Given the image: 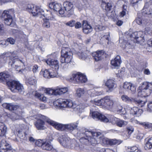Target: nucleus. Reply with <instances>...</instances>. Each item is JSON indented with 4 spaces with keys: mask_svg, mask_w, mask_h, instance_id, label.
I'll return each instance as SVG.
<instances>
[{
    "mask_svg": "<svg viewBox=\"0 0 152 152\" xmlns=\"http://www.w3.org/2000/svg\"><path fill=\"white\" fill-rule=\"evenodd\" d=\"M95 132L90 131H86L84 133H81L80 135H83L84 136L80 139V141L82 143L85 144L90 143L93 146L100 143V139H99V137H97V136L94 135Z\"/></svg>",
    "mask_w": 152,
    "mask_h": 152,
    "instance_id": "nucleus-1",
    "label": "nucleus"
},
{
    "mask_svg": "<svg viewBox=\"0 0 152 152\" xmlns=\"http://www.w3.org/2000/svg\"><path fill=\"white\" fill-rule=\"evenodd\" d=\"M90 102L96 105L107 106L110 108L112 107L113 104V101L110 99V97L108 96H106L100 100L95 99L91 100Z\"/></svg>",
    "mask_w": 152,
    "mask_h": 152,
    "instance_id": "nucleus-2",
    "label": "nucleus"
},
{
    "mask_svg": "<svg viewBox=\"0 0 152 152\" xmlns=\"http://www.w3.org/2000/svg\"><path fill=\"white\" fill-rule=\"evenodd\" d=\"M68 48H63L61 51V61L62 64L69 63L72 58V52L68 50Z\"/></svg>",
    "mask_w": 152,
    "mask_h": 152,
    "instance_id": "nucleus-3",
    "label": "nucleus"
},
{
    "mask_svg": "<svg viewBox=\"0 0 152 152\" xmlns=\"http://www.w3.org/2000/svg\"><path fill=\"white\" fill-rule=\"evenodd\" d=\"M7 85L12 92H19L22 94L24 93L23 86L18 82L15 80L9 82L7 83Z\"/></svg>",
    "mask_w": 152,
    "mask_h": 152,
    "instance_id": "nucleus-4",
    "label": "nucleus"
},
{
    "mask_svg": "<svg viewBox=\"0 0 152 152\" xmlns=\"http://www.w3.org/2000/svg\"><path fill=\"white\" fill-rule=\"evenodd\" d=\"M26 10L31 12L34 16L40 15L44 16V11L39 7L31 4H28L26 7Z\"/></svg>",
    "mask_w": 152,
    "mask_h": 152,
    "instance_id": "nucleus-5",
    "label": "nucleus"
},
{
    "mask_svg": "<svg viewBox=\"0 0 152 152\" xmlns=\"http://www.w3.org/2000/svg\"><path fill=\"white\" fill-rule=\"evenodd\" d=\"M58 140L61 144L64 147L67 148H71L73 147V139L70 138L65 135H62L58 139Z\"/></svg>",
    "mask_w": 152,
    "mask_h": 152,
    "instance_id": "nucleus-6",
    "label": "nucleus"
},
{
    "mask_svg": "<svg viewBox=\"0 0 152 152\" xmlns=\"http://www.w3.org/2000/svg\"><path fill=\"white\" fill-rule=\"evenodd\" d=\"M87 81L86 77L80 73L72 75L69 80L70 82L75 83H85Z\"/></svg>",
    "mask_w": 152,
    "mask_h": 152,
    "instance_id": "nucleus-7",
    "label": "nucleus"
},
{
    "mask_svg": "<svg viewBox=\"0 0 152 152\" xmlns=\"http://www.w3.org/2000/svg\"><path fill=\"white\" fill-rule=\"evenodd\" d=\"M56 102L58 103V104L60 105V106L64 108L69 107L75 109L78 106H76V105L74 104L72 101L70 99H60L57 100Z\"/></svg>",
    "mask_w": 152,
    "mask_h": 152,
    "instance_id": "nucleus-8",
    "label": "nucleus"
},
{
    "mask_svg": "<svg viewBox=\"0 0 152 152\" xmlns=\"http://www.w3.org/2000/svg\"><path fill=\"white\" fill-rule=\"evenodd\" d=\"M121 98L124 101L127 102H134L137 104L140 107H143L145 103V101H143L141 100L138 99L137 98H129L126 95H124L121 96Z\"/></svg>",
    "mask_w": 152,
    "mask_h": 152,
    "instance_id": "nucleus-9",
    "label": "nucleus"
},
{
    "mask_svg": "<svg viewBox=\"0 0 152 152\" xmlns=\"http://www.w3.org/2000/svg\"><path fill=\"white\" fill-rule=\"evenodd\" d=\"M1 17L4 23L7 26L11 27L14 25L13 22V19L12 16L9 14V12L7 10H4L3 12Z\"/></svg>",
    "mask_w": 152,
    "mask_h": 152,
    "instance_id": "nucleus-10",
    "label": "nucleus"
},
{
    "mask_svg": "<svg viewBox=\"0 0 152 152\" xmlns=\"http://www.w3.org/2000/svg\"><path fill=\"white\" fill-rule=\"evenodd\" d=\"M63 5L68 17H69L71 15L74 14L73 5L72 2L66 1L64 3Z\"/></svg>",
    "mask_w": 152,
    "mask_h": 152,
    "instance_id": "nucleus-11",
    "label": "nucleus"
},
{
    "mask_svg": "<svg viewBox=\"0 0 152 152\" xmlns=\"http://www.w3.org/2000/svg\"><path fill=\"white\" fill-rule=\"evenodd\" d=\"M53 139L51 135L47 137L45 139V141L43 142L42 149L43 150L48 151L52 150L53 147L51 144V142L52 141Z\"/></svg>",
    "mask_w": 152,
    "mask_h": 152,
    "instance_id": "nucleus-12",
    "label": "nucleus"
},
{
    "mask_svg": "<svg viewBox=\"0 0 152 152\" xmlns=\"http://www.w3.org/2000/svg\"><path fill=\"white\" fill-rule=\"evenodd\" d=\"M48 7L51 9H53L55 11L59 12L60 15H63L65 12L64 9L62 8L61 5L59 4L53 2L49 4Z\"/></svg>",
    "mask_w": 152,
    "mask_h": 152,
    "instance_id": "nucleus-13",
    "label": "nucleus"
},
{
    "mask_svg": "<svg viewBox=\"0 0 152 152\" xmlns=\"http://www.w3.org/2000/svg\"><path fill=\"white\" fill-rule=\"evenodd\" d=\"M90 113H92V116L94 119L96 120H100L104 122H107L109 121L108 119L104 115H102L101 113L97 111H94L91 112L90 111Z\"/></svg>",
    "mask_w": 152,
    "mask_h": 152,
    "instance_id": "nucleus-14",
    "label": "nucleus"
},
{
    "mask_svg": "<svg viewBox=\"0 0 152 152\" xmlns=\"http://www.w3.org/2000/svg\"><path fill=\"white\" fill-rule=\"evenodd\" d=\"M0 150V152H12L10 145L4 140L1 142Z\"/></svg>",
    "mask_w": 152,
    "mask_h": 152,
    "instance_id": "nucleus-15",
    "label": "nucleus"
},
{
    "mask_svg": "<svg viewBox=\"0 0 152 152\" xmlns=\"http://www.w3.org/2000/svg\"><path fill=\"white\" fill-rule=\"evenodd\" d=\"M41 117L42 118L46 120V122L50 125L55 126V127L58 130H63L64 129L63 125L61 124H59L54 121L48 117L44 116L41 115Z\"/></svg>",
    "mask_w": 152,
    "mask_h": 152,
    "instance_id": "nucleus-16",
    "label": "nucleus"
},
{
    "mask_svg": "<svg viewBox=\"0 0 152 152\" xmlns=\"http://www.w3.org/2000/svg\"><path fill=\"white\" fill-rule=\"evenodd\" d=\"M105 85L108 90L107 92H111L117 87V84L114 80L112 79L108 80L105 83Z\"/></svg>",
    "mask_w": 152,
    "mask_h": 152,
    "instance_id": "nucleus-17",
    "label": "nucleus"
},
{
    "mask_svg": "<svg viewBox=\"0 0 152 152\" xmlns=\"http://www.w3.org/2000/svg\"><path fill=\"white\" fill-rule=\"evenodd\" d=\"M46 62L52 68L56 70H58L59 68L58 62L57 60L49 58L46 60Z\"/></svg>",
    "mask_w": 152,
    "mask_h": 152,
    "instance_id": "nucleus-18",
    "label": "nucleus"
},
{
    "mask_svg": "<svg viewBox=\"0 0 152 152\" xmlns=\"http://www.w3.org/2000/svg\"><path fill=\"white\" fill-rule=\"evenodd\" d=\"M41 115H39V117L40 118L37 120L35 124L38 130H44L45 128V127L44 126L45 123L44 120L46 121V120L41 118Z\"/></svg>",
    "mask_w": 152,
    "mask_h": 152,
    "instance_id": "nucleus-19",
    "label": "nucleus"
},
{
    "mask_svg": "<svg viewBox=\"0 0 152 152\" xmlns=\"http://www.w3.org/2000/svg\"><path fill=\"white\" fill-rule=\"evenodd\" d=\"M10 76L7 72H1L0 73V81L3 83H6L12 81H9Z\"/></svg>",
    "mask_w": 152,
    "mask_h": 152,
    "instance_id": "nucleus-20",
    "label": "nucleus"
},
{
    "mask_svg": "<svg viewBox=\"0 0 152 152\" xmlns=\"http://www.w3.org/2000/svg\"><path fill=\"white\" fill-rule=\"evenodd\" d=\"M138 96H139L143 97H146L149 96L151 93V89H138Z\"/></svg>",
    "mask_w": 152,
    "mask_h": 152,
    "instance_id": "nucleus-21",
    "label": "nucleus"
},
{
    "mask_svg": "<svg viewBox=\"0 0 152 152\" xmlns=\"http://www.w3.org/2000/svg\"><path fill=\"white\" fill-rule=\"evenodd\" d=\"M112 123L116 124L117 125L120 127L124 126L128 124L127 122L119 119L116 118L114 117L113 118Z\"/></svg>",
    "mask_w": 152,
    "mask_h": 152,
    "instance_id": "nucleus-22",
    "label": "nucleus"
},
{
    "mask_svg": "<svg viewBox=\"0 0 152 152\" xmlns=\"http://www.w3.org/2000/svg\"><path fill=\"white\" fill-rule=\"evenodd\" d=\"M2 106L10 111L15 110L19 107L18 105H13L11 103H4L2 104Z\"/></svg>",
    "mask_w": 152,
    "mask_h": 152,
    "instance_id": "nucleus-23",
    "label": "nucleus"
},
{
    "mask_svg": "<svg viewBox=\"0 0 152 152\" xmlns=\"http://www.w3.org/2000/svg\"><path fill=\"white\" fill-rule=\"evenodd\" d=\"M94 136L99 137V139H100V143L104 144H108L109 139L106 138L103 136L100 132H95L94 134Z\"/></svg>",
    "mask_w": 152,
    "mask_h": 152,
    "instance_id": "nucleus-24",
    "label": "nucleus"
},
{
    "mask_svg": "<svg viewBox=\"0 0 152 152\" xmlns=\"http://www.w3.org/2000/svg\"><path fill=\"white\" fill-rule=\"evenodd\" d=\"M104 53V51L103 50L97 51L92 54L94 58L96 61L101 60Z\"/></svg>",
    "mask_w": 152,
    "mask_h": 152,
    "instance_id": "nucleus-25",
    "label": "nucleus"
},
{
    "mask_svg": "<svg viewBox=\"0 0 152 152\" xmlns=\"http://www.w3.org/2000/svg\"><path fill=\"white\" fill-rule=\"evenodd\" d=\"M121 63V58L120 56H117L114 59L111 61V64L115 67H118L120 66Z\"/></svg>",
    "mask_w": 152,
    "mask_h": 152,
    "instance_id": "nucleus-26",
    "label": "nucleus"
},
{
    "mask_svg": "<svg viewBox=\"0 0 152 152\" xmlns=\"http://www.w3.org/2000/svg\"><path fill=\"white\" fill-rule=\"evenodd\" d=\"M142 112L143 111L142 110L136 107H133L131 110V113L137 116H140Z\"/></svg>",
    "mask_w": 152,
    "mask_h": 152,
    "instance_id": "nucleus-27",
    "label": "nucleus"
},
{
    "mask_svg": "<svg viewBox=\"0 0 152 152\" xmlns=\"http://www.w3.org/2000/svg\"><path fill=\"white\" fill-rule=\"evenodd\" d=\"M7 127L5 125L0 123V136H4L7 131Z\"/></svg>",
    "mask_w": 152,
    "mask_h": 152,
    "instance_id": "nucleus-28",
    "label": "nucleus"
},
{
    "mask_svg": "<svg viewBox=\"0 0 152 152\" xmlns=\"http://www.w3.org/2000/svg\"><path fill=\"white\" fill-rule=\"evenodd\" d=\"M149 4H150V3H149V2L145 3L143 8V10H145V14L151 16L152 14V9H149L148 11V9L149 6Z\"/></svg>",
    "mask_w": 152,
    "mask_h": 152,
    "instance_id": "nucleus-29",
    "label": "nucleus"
},
{
    "mask_svg": "<svg viewBox=\"0 0 152 152\" xmlns=\"http://www.w3.org/2000/svg\"><path fill=\"white\" fill-rule=\"evenodd\" d=\"M78 123V121H77L76 123L75 124H71L66 125L65 126V127L69 130H73L77 128Z\"/></svg>",
    "mask_w": 152,
    "mask_h": 152,
    "instance_id": "nucleus-30",
    "label": "nucleus"
},
{
    "mask_svg": "<svg viewBox=\"0 0 152 152\" xmlns=\"http://www.w3.org/2000/svg\"><path fill=\"white\" fill-rule=\"evenodd\" d=\"M32 94L41 100L44 101L45 100L46 98L43 96V94H41L36 91H33Z\"/></svg>",
    "mask_w": 152,
    "mask_h": 152,
    "instance_id": "nucleus-31",
    "label": "nucleus"
},
{
    "mask_svg": "<svg viewBox=\"0 0 152 152\" xmlns=\"http://www.w3.org/2000/svg\"><path fill=\"white\" fill-rule=\"evenodd\" d=\"M143 33L142 32H134L132 33L131 35H130V37L132 39H135L137 38H138L142 35H143Z\"/></svg>",
    "mask_w": 152,
    "mask_h": 152,
    "instance_id": "nucleus-32",
    "label": "nucleus"
},
{
    "mask_svg": "<svg viewBox=\"0 0 152 152\" xmlns=\"http://www.w3.org/2000/svg\"><path fill=\"white\" fill-rule=\"evenodd\" d=\"M135 39L136 40L137 42L138 43H139L142 45H144L145 44V42L146 39L143 35H142L141 36Z\"/></svg>",
    "mask_w": 152,
    "mask_h": 152,
    "instance_id": "nucleus-33",
    "label": "nucleus"
},
{
    "mask_svg": "<svg viewBox=\"0 0 152 152\" xmlns=\"http://www.w3.org/2000/svg\"><path fill=\"white\" fill-rule=\"evenodd\" d=\"M135 39L136 40L137 42L138 43H139L142 45H144L145 44V42L146 39L143 35H142L141 36Z\"/></svg>",
    "mask_w": 152,
    "mask_h": 152,
    "instance_id": "nucleus-34",
    "label": "nucleus"
},
{
    "mask_svg": "<svg viewBox=\"0 0 152 152\" xmlns=\"http://www.w3.org/2000/svg\"><path fill=\"white\" fill-rule=\"evenodd\" d=\"M135 39L136 40L137 42L138 43H139L142 45H144L145 44V42L146 39L143 35H142L141 36Z\"/></svg>",
    "mask_w": 152,
    "mask_h": 152,
    "instance_id": "nucleus-35",
    "label": "nucleus"
},
{
    "mask_svg": "<svg viewBox=\"0 0 152 152\" xmlns=\"http://www.w3.org/2000/svg\"><path fill=\"white\" fill-rule=\"evenodd\" d=\"M23 65V63L20 60H18V58L16 59H13L11 64L12 66H14V65L15 67H20L21 64Z\"/></svg>",
    "mask_w": 152,
    "mask_h": 152,
    "instance_id": "nucleus-36",
    "label": "nucleus"
},
{
    "mask_svg": "<svg viewBox=\"0 0 152 152\" xmlns=\"http://www.w3.org/2000/svg\"><path fill=\"white\" fill-rule=\"evenodd\" d=\"M137 123L139 124L140 125L142 126L145 129H148L152 128V124L145 122H140L137 121Z\"/></svg>",
    "mask_w": 152,
    "mask_h": 152,
    "instance_id": "nucleus-37",
    "label": "nucleus"
},
{
    "mask_svg": "<svg viewBox=\"0 0 152 152\" xmlns=\"http://www.w3.org/2000/svg\"><path fill=\"white\" fill-rule=\"evenodd\" d=\"M152 148V137L149 138L144 146L145 150L150 149Z\"/></svg>",
    "mask_w": 152,
    "mask_h": 152,
    "instance_id": "nucleus-38",
    "label": "nucleus"
},
{
    "mask_svg": "<svg viewBox=\"0 0 152 152\" xmlns=\"http://www.w3.org/2000/svg\"><path fill=\"white\" fill-rule=\"evenodd\" d=\"M122 142L120 140H117L115 139L109 140L108 144L110 145H118L121 143Z\"/></svg>",
    "mask_w": 152,
    "mask_h": 152,
    "instance_id": "nucleus-39",
    "label": "nucleus"
},
{
    "mask_svg": "<svg viewBox=\"0 0 152 152\" xmlns=\"http://www.w3.org/2000/svg\"><path fill=\"white\" fill-rule=\"evenodd\" d=\"M7 57L4 55H2L0 56V67L7 62Z\"/></svg>",
    "mask_w": 152,
    "mask_h": 152,
    "instance_id": "nucleus-40",
    "label": "nucleus"
},
{
    "mask_svg": "<svg viewBox=\"0 0 152 152\" xmlns=\"http://www.w3.org/2000/svg\"><path fill=\"white\" fill-rule=\"evenodd\" d=\"M10 54L11 55L9 56V57L7 56L6 54H5L3 55H4L5 56L7 57V60L9 58H10L11 60H12L13 59H16L18 58V57L17 56V53L16 52H13L12 53H10Z\"/></svg>",
    "mask_w": 152,
    "mask_h": 152,
    "instance_id": "nucleus-41",
    "label": "nucleus"
},
{
    "mask_svg": "<svg viewBox=\"0 0 152 152\" xmlns=\"http://www.w3.org/2000/svg\"><path fill=\"white\" fill-rule=\"evenodd\" d=\"M78 55L79 58L83 60H85L88 57L87 54L85 52H79Z\"/></svg>",
    "mask_w": 152,
    "mask_h": 152,
    "instance_id": "nucleus-42",
    "label": "nucleus"
},
{
    "mask_svg": "<svg viewBox=\"0 0 152 152\" xmlns=\"http://www.w3.org/2000/svg\"><path fill=\"white\" fill-rule=\"evenodd\" d=\"M150 83L147 82H143L141 86L139 87L138 89H146L149 88Z\"/></svg>",
    "mask_w": 152,
    "mask_h": 152,
    "instance_id": "nucleus-43",
    "label": "nucleus"
},
{
    "mask_svg": "<svg viewBox=\"0 0 152 152\" xmlns=\"http://www.w3.org/2000/svg\"><path fill=\"white\" fill-rule=\"evenodd\" d=\"M50 72L47 69L44 71H41L40 72V74H42L44 77L46 78H50Z\"/></svg>",
    "mask_w": 152,
    "mask_h": 152,
    "instance_id": "nucleus-44",
    "label": "nucleus"
},
{
    "mask_svg": "<svg viewBox=\"0 0 152 152\" xmlns=\"http://www.w3.org/2000/svg\"><path fill=\"white\" fill-rule=\"evenodd\" d=\"M82 26L83 28H86V29H91L92 27L88 23V22L86 20H83L82 22Z\"/></svg>",
    "mask_w": 152,
    "mask_h": 152,
    "instance_id": "nucleus-45",
    "label": "nucleus"
},
{
    "mask_svg": "<svg viewBox=\"0 0 152 152\" xmlns=\"http://www.w3.org/2000/svg\"><path fill=\"white\" fill-rule=\"evenodd\" d=\"M28 81L29 84L33 85L36 83V79L34 77H29L28 79Z\"/></svg>",
    "mask_w": 152,
    "mask_h": 152,
    "instance_id": "nucleus-46",
    "label": "nucleus"
},
{
    "mask_svg": "<svg viewBox=\"0 0 152 152\" xmlns=\"http://www.w3.org/2000/svg\"><path fill=\"white\" fill-rule=\"evenodd\" d=\"M76 93L78 97H80L84 94L85 91L83 89L79 88L77 89Z\"/></svg>",
    "mask_w": 152,
    "mask_h": 152,
    "instance_id": "nucleus-47",
    "label": "nucleus"
},
{
    "mask_svg": "<svg viewBox=\"0 0 152 152\" xmlns=\"http://www.w3.org/2000/svg\"><path fill=\"white\" fill-rule=\"evenodd\" d=\"M12 1L15 2L17 3L20 2L21 0H0V5H2L3 3H4L7 2H11Z\"/></svg>",
    "mask_w": 152,
    "mask_h": 152,
    "instance_id": "nucleus-48",
    "label": "nucleus"
},
{
    "mask_svg": "<svg viewBox=\"0 0 152 152\" xmlns=\"http://www.w3.org/2000/svg\"><path fill=\"white\" fill-rule=\"evenodd\" d=\"M18 135L21 139L26 140V136L27 134L24 132H22L21 131H18Z\"/></svg>",
    "mask_w": 152,
    "mask_h": 152,
    "instance_id": "nucleus-49",
    "label": "nucleus"
},
{
    "mask_svg": "<svg viewBox=\"0 0 152 152\" xmlns=\"http://www.w3.org/2000/svg\"><path fill=\"white\" fill-rule=\"evenodd\" d=\"M127 6L126 5H124L123 6V10L120 12L121 16V17H123L126 14V13L128 12L126 9L127 8Z\"/></svg>",
    "mask_w": 152,
    "mask_h": 152,
    "instance_id": "nucleus-50",
    "label": "nucleus"
},
{
    "mask_svg": "<svg viewBox=\"0 0 152 152\" xmlns=\"http://www.w3.org/2000/svg\"><path fill=\"white\" fill-rule=\"evenodd\" d=\"M44 23L42 24L43 26L45 28H48L50 26V24L48 20L46 19H43Z\"/></svg>",
    "mask_w": 152,
    "mask_h": 152,
    "instance_id": "nucleus-51",
    "label": "nucleus"
},
{
    "mask_svg": "<svg viewBox=\"0 0 152 152\" xmlns=\"http://www.w3.org/2000/svg\"><path fill=\"white\" fill-rule=\"evenodd\" d=\"M147 110L148 112H152V101H149L147 105Z\"/></svg>",
    "mask_w": 152,
    "mask_h": 152,
    "instance_id": "nucleus-52",
    "label": "nucleus"
},
{
    "mask_svg": "<svg viewBox=\"0 0 152 152\" xmlns=\"http://www.w3.org/2000/svg\"><path fill=\"white\" fill-rule=\"evenodd\" d=\"M126 131L128 132V134L130 135L134 132V128L131 126H127L126 127Z\"/></svg>",
    "mask_w": 152,
    "mask_h": 152,
    "instance_id": "nucleus-53",
    "label": "nucleus"
},
{
    "mask_svg": "<svg viewBox=\"0 0 152 152\" xmlns=\"http://www.w3.org/2000/svg\"><path fill=\"white\" fill-rule=\"evenodd\" d=\"M75 23V21L74 20H71L65 23L67 26L70 27L74 26Z\"/></svg>",
    "mask_w": 152,
    "mask_h": 152,
    "instance_id": "nucleus-54",
    "label": "nucleus"
},
{
    "mask_svg": "<svg viewBox=\"0 0 152 152\" xmlns=\"http://www.w3.org/2000/svg\"><path fill=\"white\" fill-rule=\"evenodd\" d=\"M130 152H141V151L138 147L136 146H134L131 148Z\"/></svg>",
    "mask_w": 152,
    "mask_h": 152,
    "instance_id": "nucleus-55",
    "label": "nucleus"
},
{
    "mask_svg": "<svg viewBox=\"0 0 152 152\" xmlns=\"http://www.w3.org/2000/svg\"><path fill=\"white\" fill-rule=\"evenodd\" d=\"M131 86H132L131 83L127 82H125L123 85V88L129 91Z\"/></svg>",
    "mask_w": 152,
    "mask_h": 152,
    "instance_id": "nucleus-56",
    "label": "nucleus"
},
{
    "mask_svg": "<svg viewBox=\"0 0 152 152\" xmlns=\"http://www.w3.org/2000/svg\"><path fill=\"white\" fill-rule=\"evenodd\" d=\"M73 146H74V148L76 150H79L80 149V145H79L78 143L75 140V139H73Z\"/></svg>",
    "mask_w": 152,
    "mask_h": 152,
    "instance_id": "nucleus-57",
    "label": "nucleus"
},
{
    "mask_svg": "<svg viewBox=\"0 0 152 152\" xmlns=\"http://www.w3.org/2000/svg\"><path fill=\"white\" fill-rule=\"evenodd\" d=\"M95 91L94 90H89L87 91V93L91 97H94L96 96L95 94Z\"/></svg>",
    "mask_w": 152,
    "mask_h": 152,
    "instance_id": "nucleus-58",
    "label": "nucleus"
},
{
    "mask_svg": "<svg viewBox=\"0 0 152 152\" xmlns=\"http://www.w3.org/2000/svg\"><path fill=\"white\" fill-rule=\"evenodd\" d=\"M35 145L39 147H41L42 148V145L43 144V142L41 140H39L36 141L35 143Z\"/></svg>",
    "mask_w": 152,
    "mask_h": 152,
    "instance_id": "nucleus-59",
    "label": "nucleus"
},
{
    "mask_svg": "<svg viewBox=\"0 0 152 152\" xmlns=\"http://www.w3.org/2000/svg\"><path fill=\"white\" fill-rule=\"evenodd\" d=\"M46 93L50 95H55V90H53L50 88L47 89L46 90Z\"/></svg>",
    "mask_w": 152,
    "mask_h": 152,
    "instance_id": "nucleus-60",
    "label": "nucleus"
},
{
    "mask_svg": "<svg viewBox=\"0 0 152 152\" xmlns=\"http://www.w3.org/2000/svg\"><path fill=\"white\" fill-rule=\"evenodd\" d=\"M12 115L13 117V120H15L20 119L22 118L21 115H19L16 113H13L12 114Z\"/></svg>",
    "mask_w": 152,
    "mask_h": 152,
    "instance_id": "nucleus-61",
    "label": "nucleus"
},
{
    "mask_svg": "<svg viewBox=\"0 0 152 152\" xmlns=\"http://www.w3.org/2000/svg\"><path fill=\"white\" fill-rule=\"evenodd\" d=\"M136 21L139 25H141L142 23H145L144 20H142V18H137L136 20Z\"/></svg>",
    "mask_w": 152,
    "mask_h": 152,
    "instance_id": "nucleus-62",
    "label": "nucleus"
},
{
    "mask_svg": "<svg viewBox=\"0 0 152 152\" xmlns=\"http://www.w3.org/2000/svg\"><path fill=\"white\" fill-rule=\"evenodd\" d=\"M8 43L9 42L10 44L13 45L15 44V40L12 37H10L7 38V39Z\"/></svg>",
    "mask_w": 152,
    "mask_h": 152,
    "instance_id": "nucleus-63",
    "label": "nucleus"
},
{
    "mask_svg": "<svg viewBox=\"0 0 152 152\" xmlns=\"http://www.w3.org/2000/svg\"><path fill=\"white\" fill-rule=\"evenodd\" d=\"M100 152H115L113 150L110 148H103L101 149Z\"/></svg>",
    "mask_w": 152,
    "mask_h": 152,
    "instance_id": "nucleus-64",
    "label": "nucleus"
}]
</instances>
